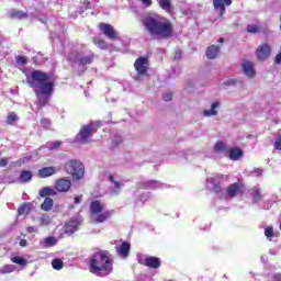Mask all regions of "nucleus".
<instances>
[{"label": "nucleus", "instance_id": "obj_62", "mask_svg": "<svg viewBox=\"0 0 281 281\" xmlns=\"http://www.w3.org/2000/svg\"><path fill=\"white\" fill-rule=\"evenodd\" d=\"M280 30H281V25H280Z\"/></svg>", "mask_w": 281, "mask_h": 281}, {"label": "nucleus", "instance_id": "obj_57", "mask_svg": "<svg viewBox=\"0 0 281 281\" xmlns=\"http://www.w3.org/2000/svg\"><path fill=\"white\" fill-rule=\"evenodd\" d=\"M273 280L274 281H281V274H274Z\"/></svg>", "mask_w": 281, "mask_h": 281}, {"label": "nucleus", "instance_id": "obj_25", "mask_svg": "<svg viewBox=\"0 0 281 281\" xmlns=\"http://www.w3.org/2000/svg\"><path fill=\"white\" fill-rule=\"evenodd\" d=\"M93 58H95L94 55H89V56L80 57L77 60V65H79V67H87V65H91V63H93Z\"/></svg>", "mask_w": 281, "mask_h": 281}, {"label": "nucleus", "instance_id": "obj_15", "mask_svg": "<svg viewBox=\"0 0 281 281\" xmlns=\"http://www.w3.org/2000/svg\"><path fill=\"white\" fill-rule=\"evenodd\" d=\"M144 265L149 269H159V267H161V260L159 259V257H146L144 260Z\"/></svg>", "mask_w": 281, "mask_h": 281}, {"label": "nucleus", "instance_id": "obj_18", "mask_svg": "<svg viewBox=\"0 0 281 281\" xmlns=\"http://www.w3.org/2000/svg\"><path fill=\"white\" fill-rule=\"evenodd\" d=\"M220 52H221V46L211 45L206 48V58L209 60H214V58L218 57Z\"/></svg>", "mask_w": 281, "mask_h": 281}, {"label": "nucleus", "instance_id": "obj_56", "mask_svg": "<svg viewBox=\"0 0 281 281\" xmlns=\"http://www.w3.org/2000/svg\"><path fill=\"white\" fill-rule=\"evenodd\" d=\"M82 3H83V5H85L87 9L91 8V2H90V1L85 0Z\"/></svg>", "mask_w": 281, "mask_h": 281}, {"label": "nucleus", "instance_id": "obj_54", "mask_svg": "<svg viewBox=\"0 0 281 281\" xmlns=\"http://www.w3.org/2000/svg\"><path fill=\"white\" fill-rule=\"evenodd\" d=\"M23 164H25V159H20V160L14 162V165L18 166V167L23 166Z\"/></svg>", "mask_w": 281, "mask_h": 281}, {"label": "nucleus", "instance_id": "obj_20", "mask_svg": "<svg viewBox=\"0 0 281 281\" xmlns=\"http://www.w3.org/2000/svg\"><path fill=\"white\" fill-rule=\"evenodd\" d=\"M117 254L121 256V258H126L128 254H131V243L122 241L117 249Z\"/></svg>", "mask_w": 281, "mask_h": 281}, {"label": "nucleus", "instance_id": "obj_38", "mask_svg": "<svg viewBox=\"0 0 281 281\" xmlns=\"http://www.w3.org/2000/svg\"><path fill=\"white\" fill-rule=\"evenodd\" d=\"M40 122L44 131H49V126H52V121L49 119H41Z\"/></svg>", "mask_w": 281, "mask_h": 281}, {"label": "nucleus", "instance_id": "obj_30", "mask_svg": "<svg viewBox=\"0 0 281 281\" xmlns=\"http://www.w3.org/2000/svg\"><path fill=\"white\" fill-rule=\"evenodd\" d=\"M251 196H252V201L254 203H258L259 201H262V193L260 192V189L258 188H254L251 190Z\"/></svg>", "mask_w": 281, "mask_h": 281}, {"label": "nucleus", "instance_id": "obj_37", "mask_svg": "<svg viewBox=\"0 0 281 281\" xmlns=\"http://www.w3.org/2000/svg\"><path fill=\"white\" fill-rule=\"evenodd\" d=\"M246 30L249 34H258V32H260V26L256 24H248Z\"/></svg>", "mask_w": 281, "mask_h": 281}, {"label": "nucleus", "instance_id": "obj_8", "mask_svg": "<svg viewBox=\"0 0 281 281\" xmlns=\"http://www.w3.org/2000/svg\"><path fill=\"white\" fill-rule=\"evenodd\" d=\"M99 30L106 36V38H110V41H116L117 38V31L113 27V25L109 23L101 22L99 23Z\"/></svg>", "mask_w": 281, "mask_h": 281}, {"label": "nucleus", "instance_id": "obj_47", "mask_svg": "<svg viewBox=\"0 0 281 281\" xmlns=\"http://www.w3.org/2000/svg\"><path fill=\"white\" fill-rule=\"evenodd\" d=\"M8 166V158H1L0 159V168H5Z\"/></svg>", "mask_w": 281, "mask_h": 281}, {"label": "nucleus", "instance_id": "obj_40", "mask_svg": "<svg viewBox=\"0 0 281 281\" xmlns=\"http://www.w3.org/2000/svg\"><path fill=\"white\" fill-rule=\"evenodd\" d=\"M41 225H49V223H52V217H49V215L45 214L41 216Z\"/></svg>", "mask_w": 281, "mask_h": 281}, {"label": "nucleus", "instance_id": "obj_58", "mask_svg": "<svg viewBox=\"0 0 281 281\" xmlns=\"http://www.w3.org/2000/svg\"><path fill=\"white\" fill-rule=\"evenodd\" d=\"M140 201H148V195L142 194L140 195Z\"/></svg>", "mask_w": 281, "mask_h": 281}, {"label": "nucleus", "instance_id": "obj_59", "mask_svg": "<svg viewBox=\"0 0 281 281\" xmlns=\"http://www.w3.org/2000/svg\"><path fill=\"white\" fill-rule=\"evenodd\" d=\"M217 43H225V38L221 37Z\"/></svg>", "mask_w": 281, "mask_h": 281}, {"label": "nucleus", "instance_id": "obj_51", "mask_svg": "<svg viewBox=\"0 0 281 281\" xmlns=\"http://www.w3.org/2000/svg\"><path fill=\"white\" fill-rule=\"evenodd\" d=\"M74 201L76 205L80 204V202L82 201V195L75 196Z\"/></svg>", "mask_w": 281, "mask_h": 281}, {"label": "nucleus", "instance_id": "obj_27", "mask_svg": "<svg viewBox=\"0 0 281 281\" xmlns=\"http://www.w3.org/2000/svg\"><path fill=\"white\" fill-rule=\"evenodd\" d=\"M54 207V200L52 198H45L44 202L41 204V210L43 212H49Z\"/></svg>", "mask_w": 281, "mask_h": 281}, {"label": "nucleus", "instance_id": "obj_55", "mask_svg": "<svg viewBox=\"0 0 281 281\" xmlns=\"http://www.w3.org/2000/svg\"><path fill=\"white\" fill-rule=\"evenodd\" d=\"M20 247H27V239H21Z\"/></svg>", "mask_w": 281, "mask_h": 281}, {"label": "nucleus", "instance_id": "obj_9", "mask_svg": "<svg viewBox=\"0 0 281 281\" xmlns=\"http://www.w3.org/2000/svg\"><path fill=\"white\" fill-rule=\"evenodd\" d=\"M245 186L243 184V182L240 180H238L235 183L229 184L226 188V194L227 196H229V199H235V196H238V194H243V188Z\"/></svg>", "mask_w": 281, "mask_h": 281}, {"label": "nucleus", "instance_id": "obj_42", "mask_svg": "<svg viewBox=\"0 0 281 281\" xmlns=\"http://www.w3.org/2000/svg\"><path fill=\"white\" fill-rule=\"evenodd\" d=\"M15 60H16L18 65H27V57H25V56L19 55L15 57Z\"/></svg>", "mask_w": 281, "mask_h": 281}, {"label": "nucleus", "instance_id": "obj_49", "mask_svg": "<svg viewBox=\"0 0 281 281\" xmlns=\"http://www.w3.org/2000/svg\"><path fill=\"white\" fill-rule=\"evenodd\" d=\"M60 146H63V143L60 140H56L53 143L52 148L56 149L60 148Z\"/></svg>", "mask_w": 281, "mask_h": 281}, {"label": "nucleus", "instance_id": "obj_12", "mask_svg": "<svg viewBox=\"0 0 281 281\" xmlns=\"http://www.w3.org/2000/svg\"><path fill=\"white\" fill-rule=\"evenodd\" d=\"M58 172V169L56 167H44L37 171V177L40 179H47L48 177H54Z\"/></svg>", "mask_w": 281, "mask_h": 281}, {"label": "nucleus", "instance_id": "obj_32", "mask_svg": "<svg viewBox=\"0 0 281 281\" xmlns=\"http://www.w3.org/2000/svg\"><path fill=\"white\" fill-rule=\"evenodd\" d=\"M215 153H229V148L223 142H217L214 146Z\"/></svg>", "mask_w": 281, "mask_h": 281}, {"label": "nucleus", "instance_id": "obj_33", "mask_svg": "<svg viewBox=\"0 0 281 281\" xmlns=\"http://www.w3.org/2000/svg\"><path fill=\"white\" fill-rule=\"evenodd\" d=\"M11 262H13L14 265H19L20 267H25V265H27V260L20 256L12 257Z\"/></svg>", "mask_w": 281, "mask_h": 281}, {"label": "nucleus", "instance_id": "obj_44", "mask_svg": "<svg viewBox=\"0 0 281 281\" xmlns=\"http://www.w3.org/2000/svg\"><path fill=\"white\" fill-rule=\"evenodd\" d=\"M162 100H164L165 102H170V100H172V92H165V93L162 94Z\"/></svg>", "mask_w": 281, "mask_h": 281}, {"label": "nucleus", "instance_id": "obj_26", "mask_svg": "<svg viewBox=\"0 0 281 281\" xmlns=\"http://www.w3.org/2000/svg\"><path fill=\"white\" fill-rule=\"evenodd\" d=\"M218 106H221V103L214 102V103H212L210 110H204L203 114L206 117H211V115H218V111H216V109H218Z\"/></svg>", "mask_w": 281, "mask_h": 281}, {"label": "nucleus", "instance_id": "obj_13", "mask_svg": "<svg viewBox=\"0 0 281 281\" xmlns=\"http://www.w3.org/2000/svg\"><path fill=\"white\" fill-rule=\"evenodd\" d=\"M225 5H232V0H213V8L220 11V16L225 14Z\"/></svg>", "mask_w": 281, "mask_h": 281}, {"label": "nucleus", "instance_id": "obj_28", "mask_svg": "<svg viewBox=\"0 0 281 281\" xmlns=\"http://www.w3.org/2000/svg\"><path fill=\"white\" fill-rule=\"evenodd\" d=\"M92 43L99 47V49H108L109 48V42L105 40H102L100 37L92 38Z\"/></svg>", "mask_w": 281, "mask_h": 281}, {"label": "nucleus", "instance_id": "obj_60", "mask_svg": "<svg viewBox=\"0 0 281 281\" xmlns=\"http://www.w3.org/2000/svg\"><path fill=\"white\" fill-rule=\"evenodd\" d=\"M68 60H69V63H71L72 60H71V58H68Z\"/></svg>", "mask_w": 281, "mask_h": 281}, {"label": "nucleus", "instance_id": "obj_45", "mask_svg": "<svg viewBox=\"0 0 281 281\" xmlns=\"http://www.w3.org/2000/svg\"><path fill=\"white\" fill-rule=\"evenodd\" d=\"M276 150H281V136H279L274 142Z\"/></svg>", "mask_w": 281, "mask_h": 281}, {"label": "nucleus", "instance_id": "obj_52", "mask_svg": "<svg viewBox=\"0 0 281 281\" xmlns=\"http://www.w3.org/2000/svg\"><path fill=\"white\" fill-rule=\"evenodd\" d=\"M213 190H214V192H216V194H218V192H221V182H218V184H215L213 187Z\"/></svg>", "mask_w": 281, "mask_h": 281}, {"label": "nucleus", "instance_id": "obj_16", "mask_svg": "<svg viewBox=\"0 0 281 281\" xmlns=\"http://www.w3.org/2000/svg\"><path fill=\"white\" fill-rule=\"evenodd\" d=\"M160 9L164 10L167 14H172L175 12V5L172 0H157Z\"/></svg>", "mask_w": 281, "mask_h": 281}, {"label": "nucleus", "instance_id": "obj_11", "mask_svg": "<svg viewBox=\"0 0 281 281\" xmlns=\"http://www.w3.org/2000/svg\"><path fill=\"white\" fill-rule=\"evenodd\" d=\"M55 190H57V192H69V190H71V180L67 178L56 180Z\"/></svg>", "mask_w": 281, "mask_h": 281}, {"label": "nucleus", "instance_id": "obj_10", "mask_svg": "<svg viewBox=\"0 0 281 281\" xmlns=\"http://www.w3.org/2000/svg\"><path fill=\"white\" fill-rule=\"evenodd\" d=\"M256 56H257L258 60H267L271 56V45L261 44L256 49Z\"/></svg>", "mask_w": 281, "mask_h": 281}, {"label": "nucleus", "instance_id": "obj_35", "mask_svg": "<svg viewBox=\"0 0 281 281\" xmlns=\"http://www.w3.org/2000/svg\"><path fill=\"white\" fill-rule=\"evenodd\" d=\"M52 267L56 271H60V269H63V267H65V263L61 261V259L56 258V259H53Z\"/></svg>", "mask_w": 281, "mask_h": 281}, {"label": "nucleus", "instance_id": "obj_21", "mask_svg": "<svg viewBox=\"0 0 281 281\" xmlns=\"http://www.w3.org/2000/svg\"><path fill=\"white\" fill-rule=\"evenodd\" d=\"M56 194H58V192H56V189L50 187H45L40 190V196H42L43 199L56 196Z\"/></svg>", "mask_w": 281, "mask_h": 281}, {"label": "nucleus", "instance_id": "obj_31", "mask_svg": "<svg viewBox=\"0 0 281 281\" xmlns=\"http://www.w3.org/2000/svg\"><path fill=\"white\" fill-rule=\"evenodd\" d=\"M13 271H16V267L14 265H4L2 268H0V276H5V273H13Z\"/></svg>", "mask_w": 281, "mask_h": 281}, {"label": "nucleus", "instance_id": "obj_36", "mask_svg": "<svg viewBox=\"0 0 281 281\" xmlns=\"http://www.w3.org/2000/svg\"><path fill=\"white\" fill-rule=\"evenodd\" d=\"M18 120H19V115H16L14 112H11L7 116V124L12 126V124H14V122H16Z\"/></svg>", "mask_w": 281, "mask_h": 281}, {"label": "nucleus", "instance_id": "obj_61", "mask_svg": "<svg viewBox=\"0 0 281 281\" xmlns=\"http://www.w3.org/2000/svg\"><path fill=\"white\" fill-rule=\"evenodd\" d=\"M279 229H280V232H281V223H280Z\"/></svg>", "mask_w": 281, "mask_h": 281}, {"label": "nucleus", "instance_id": "obj_43", "mask_svg": "<svg viewBox=\"0 0 281 281\" xmlns=\"http://www.w3.org/2000/svg\"><path fill=\"white\" fill-rule=\"evenodd\" d=\"M27 212H30V206L27 204H24L19 209V214H27Z\"/></svg>", "mask_w": 281, "mask_h": 281}, {"label": "nucleus", "instance_id": "obj_53", "mask_svg": "<svg viewBox=\"0 0 281 281\" xmlns=\"http://www.w3.org/2000/svg\"><path fill=\"white\" fill-rule=\"evenodd\" d=\"M26 232L27 234H34V232H36V228L34 226H29L26 227Z\"/></svg>", "mask_w": 281, "mask_h": 281}, {"label": "nucleus", "instance_id": "obj_50", "mask_svg": "<svg viewBox=\"0 0 281 281\" xmlns=\"http://www.w3.org/2000/svg\"><path fill=\"white\" fill-rule=\"evenodd\" d=\"M173 60H181V50H176Z\"/></svg>", "mask_w": 281, "mask_h": 281}, {"label": "nucleus", "instance_id": "obj_24", "mask_svg": "<svg viewBox=\"0 0 281 281\" xmlns=\"http://www.w3.org/2000/svg\"><path fill=\"white\" fill-rule=\"evenodd\" d=\"M34 175L30 170H22L19 177L20 183H30Z\"/></svg>", "mask_w": 281, "mask_h": 281}, {"label": "nucleus", "instance_id": "obj_48", "mask_svg": "<svg viewBox=\"0 0 281 281\" xmlns=\"http://www.w3.org/2000/svg\"><path fill=\"white\" fill-rule=\"evenodd\" d=\"M226 85H227L228 87H232V85H238V80H236V79H228V80L226 81Z\"/></svg>", "mask_w": 281, "mask_h": 281}, {"label": "nucleus", "instance_id": "obj_22", "mask_svg": "<svg viewBox=\"0 0 281 281\" xmlns=\"http://www.w3.org/2000/svg\"><path fill=\"white\" fill-rule=\"evenodd\" d=\"M9 16L10 19H16L18 21H23V19H27V13L16 9H12L9 12Z\"/></svg>", "mask_w": 281, "mask_h": 281}, {"label": "nucleus", "instance_id": "obj_34", "mask_svg": "<svg viewBox=\"0 0 281 281\" xmlns=\"http://www.w3.org/2000/svg\"><path fill=\"white\" fill-rule=\"evenodd\" d=\"M265 236L271 240V238H276L278 236L276 232L273 231V226H267L265 228Z\"/></svg>", "mask_w": 281, "mask_h": 281}, {"label": "nucleus", "instance_id": "obj_3", "mask_svg": "<svg viewBox=\"0 0 281 281\" xmlns=\"http://www.w3.org/2000/svg\"><path fill=\"white\" fill-rule=\"evenodd\" d=\"M27 82L32 88L36 87L37 83L42 95H52L54 92V82L49 81V75L41 70L32 71Z\"/></svg>", "mask_w": 281, "mask_h": 281}, {"label": "nucleus", "instance_id": "obj_1", "mask_svg": "<svg viewBox=\"0 0 281 281\" xmlns=\"http://www.w3.org/2000/svg\"><path fill=\"white\" fill-rule=\"evenodd\" d=\"M142 23L153 41H166L171 38L175 32L172 22L158 14L145 16Z\"/></svg>", "mask_w": 281, "mask_h": 281}, {"label": "nucleus", "instance_id": "obj_46", "mask_svg": "<svg viewBox=\"0 0 281 281\" xmlns=\"http://www.w3.org/2000/svg\"><path fill=\"white\" fill-rule=\"evenodd\" d=\"M140 2L145 8H150V5H153V0H140Z\"/></svg>", "mask_w": 281, "mask_h": 281}, {"label": "nucleus", "instance_id": "obj_39", "mask_svg": "<svg viewBox=\"0 0 281 281\" xmlns=\"http://www.w3.org/2000/svg\"><path fill=\"white\" fill-rule=\"evenodd\" d=\"M56 243H58V241L53 236H48L45 238V245H47V247H54L56 245Z\"/></svg>", "mask_w": 281, "mask_h": 281}, {"label": "nucleus", "instance_id": "obj_2", "mask_svg": "<svg viewBox=\"0 0 281 281\" xmlns=\"http://www.w3.org/2000/svg\"><path fill=\"white\" fill-rule=\"evenodd\" d=\"M89 271L99 278H106L113 273V259L109 251H98L89 259Z\"/></svg>", "mask_w": 281, "mask_h": 281}, {"label": "nucleus", "instance_id": "obj_4", "mask_svg": "<svg viewBox=\"0 0 281 281\" xmlns=\"http://www.w3.org/2000/svg\"><path fill=\"white\" fill-rule=\"evenodd\" d=\"M90 212L94 218V222L98 224L106 223V221H109V218H111L112 216L111 211H104V205H102V202H100V200H93L90 203Z\"/></svg>", "mask_w": 281, "mask_h": 281}, {"label": "nucleus", "instance_id": "obj_6", "mask_svg": "<svg viewBox=\"0 0 281 281\" xmlns=\"http://www.w3.org/2000/svg\"><path fill=\"white\" fill-rule=\"evenodd\" d=\"M95 133H98V128L93 123H89L87 125L81 126L75 139L80 144H87V142H89V137H91V135Z\"/></svg>", "mask_w": 281, "mask_h": 281}, {"label": "nucleus", "instance_id": "obj_17", "mask_svg": "<svg viewBox=\"0 0 281 281\" xmlns=\"http://www.w3.org/2000/svg\"><path fill=\"white\" fill-rule=\"evenodd\" d=\"M241 69L245 76H247V78H254V76H256V70L254 69V63L251 61H244L241 64Z\"/></svg>", "mask_w": 281, "mask_h": 281}, {"label": "nucleus", "instance_id": "obj_19", "mask_svg": "<svg viewBox=\"0 0 281 281\" xmlns=\"http://www.w3.org/2000/svg\"><path fill=\"white\" fill-rule=\"evenodd\" d=\"M79 224L76 220H70L65 224V233L66 234H76L78 232Z\"/></svg>", "mask_w": 281, "mask_h": 281}, {"label": "nucleus", "instance_id": "obj_7", "mask_svg": "<svg viewBox=\"0 0 281 281\" xmlns=\"http://www.w3.org/2000/svg\"><path fill=\"white\" fill-rule=\"evenodd\" d=\"M148 67H149L148 57H138L134 63V69L138 76H147Z\"/></svg>", "mask_w": 281, "mask_h": 281}, {"label": "nucleus", "instance_id": "obj_23", "mask_svg": "<svg viewBox=\"0 0 281 281\" xmlns=\"http://www.w3.org/2000/svg\"><path fill=\"white\" fill-rule=\"evenodd\" d=\"M243 155H244L243 149H240L238 147L232 148L228 153V157H229V159H232V161H238V159H240V157H243Z\"/></svg>", "mask_w": 281, "mask_h": 281}, {"label": "nucleus", "instance_id": "obj_5", "mask_svg": "<svg viewBox=\"0 0 281 281\" xmlns=\"http://www.w3.org/2000/svg\"><path fill=\"white\" fill-rule=\"evenodd\" d=\"M65 170L67 175H70L74 181H80L85 178V165L80 160H68L65 164Z\"/></svg>", "mask_w": 281, "mask_h": 281}, {"label": "nucleus", "instance_id": "obj_14", "mask_svg": "<svg viewBox=\"0 0 281 281\" xmlns=\"http://www.w3.org/2000/svg\"><path fill=\"white\" fill-rule=\"evenodd\" d=\"M159 187V181L157 180H147L143 182H138V190H155Z\"/></svg>", "mask_w": 281, "mask_h": 281}, {"label": "nucleus", "instance_id": "obj_29", "mask_svg": "<svg viewBox=\"0 0 281 281\" xmlns=\"http://www.w3.org/2000/svg\"><path fill=\"white\" fill-rule=\"evenodd\" d=\"M35 93L38 98V102H37L38 109H43L44 106H47V102L49 101V99H47V97L45 95H41V92L38 91H36Z\"/></svg>", "mask_w": 281, "mask_h": 281}, {"label": "nucleus", "instance_id": "obj_41", "mask_svg": "<svg viewBox=\"0 0 281 281\" xmlns=\"http://www.w3.org/2000/svg\"><path fill=\"white\" fill-rule=\"evenodd\" d=\"M109 181H111V183H113L115 190H120V188H122V184L120 182H117V180H115L113 175L109 176Z\"/></svg>", "mask_w": 281, "mask_h": 281}]
</instances>
